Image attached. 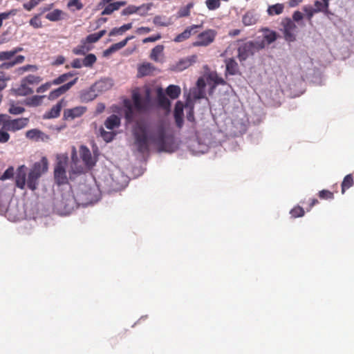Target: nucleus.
Returning <instances> with one entry per match:
<instances>
[{
  "label": "nucleus",
  "mask_w": 354,
  "mask_h": 354,
  "mask_svg": "<svg viewBox=\"0 0 354 354\" xmlns=\"http://www.w3.org/2000/svg\"><path fill=\"white\" fill-rule=\"evenodd\" d=\"M135 144L138 151L144 153L149 151V141L156 145L158 151H168L166 142V130L163 124H159L156 133L150 136L147 135V127L145 124L138 123L133 129Z\"/></svg>",
  "instance_id": "nucleus-1"
},
{
  "label": "nucleus",
  "mask_w": 354,
  "mask_h": 354,
  "mask_svg": "<svg viewBox=\"0 0 354 354\" xmlns=\"http://www.w3.org/2000/svg\"><path fill=\"white\" fill-rule=\"evenodd\" d=\"M42 81L40 76L28 75L21 79L19 86L14 90L17 96H27L33 93L32 86L39 84Z\"/></svg>",
  "instance_id": "nucleus-2"
},
{
  "label": "nucleus",
  "mask_w": 354,
  "mask_h": 354,
  "mask_svg": "<svg viewBox=\"0 0 354 354\" xmlns=\"http://www.w3.org/2000/svg\"><path fill=\"white\" fill-rule=\"evenodd\" d=\"M265 48L264 41H249L241 45L238 49L237 57L239 61H245L250 56Z\"/></svg>",
  "instance_id": "nucleus-3"
},
{
  "label": "nucleus",
  "mask_w": 354,
  "mask_h": 354,
  "mask_svg": "<svg viewBox=\"0 0 354 354\" xmlns=\"http://www.w3.org/2000/svg\"><path fill=\"white\" fill-rule=\"evenodd\" d=\"M68 156H57V163L54 169V178L58 185H65L68 183L66 168L68 165Z\"/></svg>",
  "instance_id": "nucleus-4"
},
{
  "label": "nucleus",
  "mask_w": 354,
  "mask_h": 354,
  "mask_svg": "<svg viewBox=\"0 0 354 354\" xmlns=\"http://www.w3.org/2000/svg\"><path fill=\"white\" fill-rule=\"evenodd\" d=\"M217 35V32L214 29H207L199 33L194 41L192 42L193 47H207L212 44Z\"/></svg>",
  "instance_id": "nucleus-5"
},
{
  "label": "nucleus",
  "mask_w": 354,
  "mask_h": 354,
  "mask_svg": "<svg viewBox=\"0 0 354 354\" xmlns=\"http://www.w3.org/2000/svg\"><path fill=\"white\" fill-rule=\"evenodd\" d=\"M29 120L27 118H20L12 119L8 115L7 120L4 124V130L7 131L15 132L25 128L28 124Z\"/></svg>",
  "instance_id": "nucleus-6"
},
{
  "label": "nucleus",
  "mask_w": 354,
  "mask_h": 354,
  "mask_svg": "<svg viewBox=\"0 0 354 354\" xmlns=\"http://www.w3.org/2000/svg\"><path fill=\"white\" fill-rule=\"evenodd\" d=\"M283 27L284 38L288 41H293L295 40V32L297 29V26L294 21L290 18H286L282 21L281 23Z\"/></svg>",
  "instance_id": "nucleus-7"
},
{
  "label": "nucleus",
  "mask_w": 354,
  "mask_h": 354,
  "mask_svg": "<svg viewBox=\"0 0 354 354\" xmlns=\"http://www.w3.org/2000/svg\"><path fill=\"white\" fill-rule=\"evenodd\" d=\"M87 110L84 106H78L64 111L63 118L66 120H73L83 115Z\"/></svg>",
  "instance_id": "nucleus-8"
},
{
  "label": "nucleus",
  "mask_w": 354,
  "mask_h": 354,
  "mask_svg": "<svg viewBox=\"0 0 354 354\" xmlns=\"http://www.w3.org/2000/svg\"><path fill=\"white\" fill-rule=\"evenodd\" d=\"M202 24L200 25H192L187 26L183 32L180 34H178L173 39L175 43H181L183 42L191 37L192 35H194L196 31L195 30L197 28H201Z\"/></svg>",
  "instance_id": "nucleus-9"
},
{
  "label": "nucleus",
  "mask_w": 354,
  "mask_h": 354,
  "mask_svg": "<svg viewBox=\"0 0 354 354\" xmlns=\"http://www.w3.org/2000/svg\"><path fill=\"white\" fill-rule=\"evenodd\" d=\"M77 77L75 78L73 80L59 86V88L52 91L50 92L48 98L50 100H54L62 94L65 93L68 91L77 81Z\"/></svg>",
  "instance_id": "nucleus-10"
},
{
  "label": "nucleus",
  "mask_w": 354,
  "mask_h": 354,
  "mask_svg": "<svg viewBox=\"0 0 354 354\" xmlns=\"http://www.w3.org/2000/svg\"><path fill=\"white\" fill-rule=\"evenodd\" d=\"M80 155L85 165L89 167L95 165L96 160L92 157L91 153L87 147L84 145L80 147Z\"/></svg>",
  "instance_id": "nucleus-11"
},
{
  "label": "nucleus",
  "mask_w": 354,
  "mask_h": 354,
  "mask_svg": "<svg viewBox=\"0 0 354 354\" xmlns=\"http://www.w3.org/2000/svg\"><path fill=\"white\" fill-rule=\"evenodd\" d=\"M197 58L196 55H192L180 59L176 64V70L182 71L189 68L196 62Z\"/></svg>",
  "instance_id": "nucleus-12"
},
{
  "label": "nucleus",
  "mask_w": 354,
  "mask_h": 354,
  "mask_svg": "<svg viewBox=\"0 0 354 354\" xmlns=\"http://www.w3.org/2000/svg\"><path fill=\"white\" fill-rule=\"evenodd\" d=\"M157 102L158 105L166 111H169L171 107V102L166 97L162 88L157 89Z\"/></svg>",
  "instance_id": "nucleus-13"
},
{
  "label": "nucleus",
  "mask_w": 354,
  "mask_h": 354,
  "mask_svg": "<svg viewBox=\"0 0 354 354\" xmlns=\"http://www.w3.org/2000/svg\"><path fill=\"white\" fill-rule=\"evenodd\" d=\"M48 161L46 157H42L39 162H36L30 169L34 173L41 176V175L48 171Z\"/></svg>",
  "instance_id": "nucleus-14"
},
{
  "label": "nucleus",
  "mask_w": 354,
  "mask_h": 354,
  "mask_svg": "<svg viewBox=\"0 0 354 354\" xmlns=\"http://www.w3.org/2000/svg\"><path fill=\"white\" fill-rule=\"evenodd\" d=\"M26 167L24 165L20 166L17 169V175L15 177L16 185L20 189H24L26 185Z\"/></svg>",
  "instance_id": "nucleus-15"
},
{
  "label": "nucleus",
  "mask_w": 354,
  "mask_h": 354,
  "mask_svg": "<svg viewBox=\"0 0 354 354\" xmlns=\"http://www.w3.org/2000/svg\"><path fill=\"white\" fill-rule=\"evenodd\" d=\"M127 4L125 1H119L114 3H109L102 12V15H109L112 14L114 11L118 10L120 7L124 6Z\"/></svg>",
  "instance_id": "nucleus-16"
},
{
  "label": "nucleus",
  "mask_w": 354,
  "mask_h": 354,
  "mask_svg": "<svg viewBox=\"0 0 354 354\" xmlns=\"http://www.w3.org/2000/svg\"><path fill=\"white\" fill-rule=\"evenodd\" d=\"M64 100H60L54 105L49 111L46 112L44 115V119L56 118L59 116L62 108L63 106Z\"/></svg>",
  "instance_id": "nucleus-17"
},
{
  "label": "nucleus",
  "mask_w": 354,
  "mask_h": 354,
  "mask_svg": "<svg viewBox=\"0 0 354 354\" xmlns=\"http://www.w3.org/2000/svg\"><path fill=\"white\" fill-rule=\"evenodd\" d=\"M226 66V74L235 75L239 73L238 63L234 58H227L225 60Z\"/></svg>",
  "instance_id": "nucleus-18"
},
{
  "label": "nucleus",
  "mask_w": 354,
  "mask_h": 354,
  "mask_svg": "<svg viewBox=\"0 0 354 354\" xmlns=\"http://www.w3.org/2000/svg\"><path fill=\"white\" fill-rule=\"evenodd\" d=\"M174 118L176 126L181 128L183 124V108L181 102H178L174 109Z\"/></svg>",
  "instance_id": "nucleus-19"
},
{
  "label": "nucleus",
  "mask_w": 354,
  "mask_h": 354,
  "mask_svg": "<svg viewBox=\"0 0 354 354\" xmlns=\"http://www.w3.org/2000/svg\"><path fill=\"white\" fill-rule=\"evenodd\" d=\"M154 71L155 67L152 64L145 62L138 66V74L140 77L147 76L151 75Z\"/></svg>",
  "instance_id": "nucleus-20"
},
{
  "label": "nucleus",
  "mask_w": 354,
  "mask_h": 354,
  "mask_svg": "<svg viewBox=\"0 0 354 354\" xmlns=\"http://www.w3.org/2000/svg\"><path fill=\"white\" fill-rule=\"evenodd\" d=\"M25 57L24 55H17L12 60L7 61L0 65V68L2 70H8L17 64H21L24 62Z\"/></svg>",
  "instance_id": "nucleus-21"
},
{
  "label": "nucleus",
  "mask_w": 354,
  "mask_h": 354,
  "mask_svg": "<svg viewBox=\"0 0 354 354\" xmlns=\"http://www.w3.org/2000/svg\"><path fill=\"white\" fill-rule=\"evenodd\" d=\"M134 107L138 111H143L147 108V102L142 100L138 93H133L132 95Z\"/></svg>",
  "instance_id": "nucleus-22"
},
{
  "label": "nucleus",
  "mask_w": 354,
  "mask_h": 354,
  "mask_svg": "<svg viewBox=\"0 0 354 354\" xmlns=\"http://www.w3.org/2000/svg\"><path fill=\"white\" fill-rule=\"evenodd\" d=\"M41 176L38 174L34 173L31 170L30 171L28 176V180H27V186L28 187L34 191L37 189L38 185V180Z\"/></svg>",
  "instance_id": "nucleus-23"
},
{
  "label": "nucleus",
  "mask_w": 354,
  "mask_h": 354,
  "mask_svg": "<svg viewBox=\"0 0 354 354\" xmlns=\"http://www.w3.org/2000/svg\"><path fill=\"white\" fill-rule=\"evenodd\" d=\"M262 31L265 32L262 40L265 41V46L269 45L277 40V34L275 31L270 30L268 28H263Z\"/></svg>",
  "instance_id": "nucleus-24"
},
{
  "label": "nucleus",
  "mask_w": 354,
  "mask_h": 354,
  "mask_svg": "<svg viewBox=\"0 0 354 354\" xmlns=\"http://www.w3.org/2000/svg\"><path fill=\"white\" fill-rule=\"evenodd\" d=\"M45 95H33L28 97L24 100V104L30 107H35L40 106L42 104L43 99Z\"/></svg>",
  "instance_id": "nucleus-25"
},
{
  "label": "nucleus",
  "mask_w": 354,
  "mask_h": 354,
  "mask_svg": "<svg viewBox=\"0 0 354 354\" xmlns=\"http://www.w3.org/2000/svg\"><path fill=\"white\" fill-rule=\"evenodd\" d=\"M120 124V119L115 115H111L105 120V127L110 130L119 127Z\"/></svg>",
  "instance_id": "nucleus-26"
},
{
  "label": "nucleus",
  "mask_w": 354,
  "mask_h": 354,
  "mask_svg": "<svg viewBox=\"0 0 354 354\" xmlns=\"http://www.w3.org/2000/svg\"><path fill=\"white\" fill-rule=\"evenodd\" d=\"M180 88L176 85L171 84L166 88L167 95H168V96L173 100L178 98L180 94Z\"/></svg>",
  "instance_id": "nucleus-27"
},
{
  "label": "nucleus",
  "mask_w": 354,
  "mask_h": 354,
  "mask_svg": "<svg viewBox=\"0 0 354 354\" xmlns=\"http://www.w3.org/2000/svg\"><path fill=\"white\" fill-rule=\"evenodd\" d=\"M90 50H91V48L88 46V44L84 40H82L81 41L80 45H79L77 47L73 48V53L75 55H85Z\"/></svg>",
  "instance_id": "nucleus-28"
},
{
  "label": "nucleus",
  "mask_w": 354,
  "mask_h": 354,
  "mask_svg": "<svg viewBox=\"0 0 354 354\" xmlns=\"http://www.w3.org/2000/svg\"><path fill=\"white\" fill-rule=\"evenodd\" d=\"M284 9V6L282 3H276L272 6H270L268 8L267 12L268 15L273 16V15H278L283 12Z\"/></svg>",
  "instance_id": "nucleus-29"
},
{
  "label": "nucleus",
  "mask_w": 354,
  "mask_h": 354,
  "mask_svg": "<svg viewBox=\"0 0 354 354\" xmlns=\"http://www.w3.org/2000/svg\"><path fill=\"white\" fill-rule=\"evenodd\" d=\"M354 184L353 176L351 174L346 175L342 182V193L344 194L346 189L351 187Z\"/></svg>",
  "instance_id": "nucleus-30"
},
{
  "label": "nucleus",
  "mask_w": 354,
  "mask_h": 354,
  "mask_svg": "<svg viewBox=\"0 0 354 354\" xmlns=\"http://www.w3.org/2000/svg\"><path fill=\"white\" fill-rule=\"evenodd\" d=\"M106 31L105 30H102L98 32L93 33L88 35L84 41L87 44H92L97 42L100 38H102L105 34Z\"/></svg>",
  "instance_id": "nucleus-31"
},
{
  "label": "nucleus",
  "mask_w": 354,
  "mask_h": 354,
  "mask_svg": "<svg viewBox=\"0 0 354 354\" xmlns=\"http://www.w3.org/2000/svg\"><path fill=\"white\" fill-rule=\"evenodd\" d=\"M131 28H132V24L129 23V24H124V25L120 26V28H113L110 31L109 35L110 37H111V36H114V35H122L124 32L131 29Z\"/></svg>",
  "instance_id": "nucleus-32"
},
{
  "label": "nucleus",
  "mask_w": 354,
  "mask_h": 354,
  "mask_svg": "<svg viewBox=\"0 0 354 354\" xmlns=\"http://www.w3.org/2000/svg\"><path fill=\"white\" fill-rule=\"evenodd\" d=\"M163 50L164 46L162 45H157L151 50L150 58L155 62H158L159 57L162 55Z\"/></svg>",
  "instance_id": "nucleus-33"
},
{
  "label": "nucleus",
  "mask_w": 354,
  "mask_h": 354,
  "mask_svg": "<svg viewBox=\"0 0 354 354\" xmlns=\"http://www.w3.org/2000/svg\"><path fill=\"white\" fill-rule=\"evenodd\" d=\"M153 22L155 25L160 26H168L171 24L170 19L160 15L155 16Z\"/></svg>",
  "instance_id": "nucleus-34"
},
{
  "label": "nucleus",
  "mask_w": 354,
  "mask_h": 354,
  "mask_svg": "<svg viewBox=\"0 0 354 354\" xmlns=\"http://www.w3.org/2000/svg\"><path fill=\"white\" fill-rule=\"evenodd\" d=\"M63 12L61 10L55 9L53 11L48 13L46 18L50 21H57L62 19Z\"/></svg>",
  "instance_id": "nucleus-35"
},
{
  "label": "nucleus",
  "mask_w": 354,
  "mask_h": 354,
  "mask_svg": "<svg viewBox=\"0 0 354 354\" xmlns=\"http://www.w3.org/2000/svg\"><path fill=\"white\" fill-rule=\"evenodd\" d=\"M79 201H81L82 204H88L93 200L91 192H87L85 190V193H80L77 194Z\"/></svg>",
  "instance_id": "nucleus-36"
},
{
  "label": "nucleus",
  "mask_w": 354,
  "mask_h": 354,
  "mask_svg": "<svg viewBox=\"0 0 354 354\" xmlns=\"http://www.w3.org/2000/svg\"><path fill=\"white\" fill-rule=\"evenodd\" d=\"M242 21L245 26H251L256 23L257 19L251 12H247L243 15Z\"/></svg>",
  "instance_id": "nucleus-37"
},
{
  "label": "nucleus",
  "mask_w": 354,
  "mask_h": 354,
  "mask_svg": "<svg viewBox=\"0 0 354 354\" xmlns=\"http://www.w3.org/2000/svg\"><path fill=\"white\" fill-rule=\"evenodd\" d=\"M74 75L73 73L69 72L59 75L57 78L53 80V84L58 85L65 82L67 80Z\"/></svg>",
  "instance_id": "nucleus-38"
},
{
  "label": "nucleus",
  "mask_w": 354,
  "mask_h": 354,
  "mask_svg": "<svg viewBox=\"0 0 354 354\" xmlns=\"http://www.w3.org/2000/svg\"><path fill=\"white\" fill-rule=\"evenodd\" d=\"M97 58L94 54L87 55L82 60V64L86 67H91L96 62Z\"/></svg>",
  "instance_id": "nucleus-39"
},
{
  "label": "nucleus",
  "mask_w": 354,
  "mask_h": 354,
  "mask_svg": "<svg viewBox=\"0 0 354 354\" xmlns=\"http://www.w3.org/2000/svg\"><path fill=\"white\" fill-rule=\"evenodd\" d=\"M131 39H132V37H127L122 41H121L118 43L112 44L111 46V50H114V52H115V51L122 48L123 47H124L127 45V42Z\"/></svg>",
  "instance_id": "nucleus-40"
},
{
  "label": "nucleus",
  "mask_w": 354,
  "mask_h": 354,
  "mask_svg": "<svg viewBox=\"0 0 354 354\" xmlns=\"http://www.w3.org/2000/svg\"><path fill=\"white\" fill-rule=\"evenodd\" d=\"M304 213L305 212L303 207L299 205L294 207L290 212V214L293 218L301 217L304 215Z\"/></svg>",
  "instance_id": "nucleus-41"
},
{
  "label": "nucleus",
  "mask_w": 354,
  "mask_h": 354,
  "mask_svg": "<svg viewBox=\"0 0 354 354\" xmlns=\"http://www.w3.org/2000/svg\"><path fill=\"white\" fill-rule=\"evenodd\" d=\"M193 6L192 3H189L186 6L181 8L178 12V15L179 17H187L190 14V9Z\"/></svg>",
  "instance_id": "nucleus-42"
},
{
  "label": "nucleus",
  "mask_w": 354,
  "mask_h": 354,
  "mask_svg": "<svg viewBox=\"0 0 354 354\" xmlns=\"http://www.w3.org/2000/svg\"><path fill=\"white\" fill-rule=\"evenodd\" d=\"M100 136H102L104 141L109 142L113 139L115 134L112 132L106 131L103 128H101Z\"/></svg>",
  "instance_id": "nucleus-43"
},
{
  "label": "nucleus",
  "mask_w": 354,
  "mask_h": 354,
  "mask_svg": "<svg viewBox=\"0 0 354 354\" xmlns=\"http://www.w3.org/2000/svg\"><path fill=\"white\" fill-rule=\"evenodd\" d=\"M25 111V109L22 106H18L12 104L8 109V112L12 115H19Z\"/></svg>",
  "instance_id": "nucleus-44"
},
{
  "label": "nucleus",
  "mask_w": 354,
  "mask_h": 354,
  "mask_svg": "<svg viewBox=\"0 0 354 354\" xmlns=\"http://www.w3.org/2000/svg\"><path fill=\"white\" fill-rule=\"evenodd\" d=\"M318 196L321 199L328 200L334 198V194L329 190L323 189L318 193Z\"/></svg>",
  "instance_id": "nucleus-45"
},
{
  "label": "nucleus",
  "mask_w": 354,
  "mask_h": 354,
  "mask_svg": "<svg viewBox=\"0 0 354 354\" xmlns=\"http://www.w3.org/2000/svg\"><path fill=\"white\" fill-rule=\"evenodd\" d=\"M205 3L207 8L210 10H216L221 6L219 0H206Z\"/></svg>",
  "instance_id": "nucleus-46"
},
{
  "label": "nucleus",
  "mask_w": 354,
  "mask_h": 354,
  "mask_svg": "<svg viewBox=\"0 0 354 354\" xmlns=\"http://www.w3.org/2000/svg\"><path fill=\"white\" fill-rule=\"evenodd\" d=\"M303 10L305 12L306 15V17L308 19V20H309L310 21H311V19L313 17V15L317 13L315 10L313 9V7H311L310 6H305L304 8H303Z\"/></svg>",
  "instance_id": "nucleus-47"
},
{
  "label": "nucleus",
  "mask_w": 354,
  "mask_h": 354,
  "mask_svg": "<svg viewBox=\"0 0 354 354\" xmlns=\"http://www.w3.org/2000/svg\"><path fill=\"white\" fill-rule=\"evenodd\" d=\"M13 57L11 50L0 52V62L12 60Z\"/></svg>",
  "instance_id": "nucleus-48"
},
{
  "label": "nucleus",
  "mask_w": 354,
  "mask_h": 354,
  "mask_svg": "<svg viewBox=\"0 0 354 354\" xmlns=\"http://www.w3.org/2000/svg\"><path fill=\"white\" fill-rule=\"evenodd\" d=\"M30 25L34 27L35 28H39L42 27V23L38 15L34 16L30 20Z\"/></svg>",
  "instance_id": "nucleus-49"
},
{
  "label": "nucleus",
  "mask_w": 354,
  "mask_h": 354,
  "mask_svg": "<svg viewBox=\"0 0 354 354\" xmlns=\"http://www.w3.org/2000/svg\"><path fill=\"white\" fill-rule=\"evenodd\" d=\"M14 175V169L12 167H8L1 176L0 179L2 180L10 179Z\"/></svg>",
  "instance_id": "nucleus-50"
},
{
  "label": "nucleus",
  "mask_w": 354,
  "mask_h": 354,
  "mask_svg": "<svg viewBox=\"0 0 354 354\" xmlns=\"http://www.w3.org/2000/svg\"><path fill=\"white\" fill-rule=\"evenodd\" d=\"M37 69V67L35 65L28 64V65H26V66L19 68L17 69V73H18V74L21 75L28 71H30V70L36 71Z\"/></svg>",
  "instance_id": "nucleus-51"
},
{
  "label": "nucleus",
  "mask_w": 354,
  "mask_h": 354,
  "mask_svg": "<svg viewBox=\"0 0 354 354\" xmlns=\"http://www.w3.org/2000/svg\"><path fill=\"white\" fill-rule=\"evenodd\" d=\"M138 10V8L136 7L135 6H129L127 7L126 8H124L122 11V15H129L137 12Z\"/></svg>",
  "instance_id": "nucleus-52"
},
{
  "label": "nucleus",
  "mask_w": 354,
  "mask_h": 354,
  "mask_svg": "<svg viewBox=\"0 0 354 354\" xmlns=\"http://www.w3.org/2000/svg\"><path fill=\"white\" fill-rule=\"evenodd\" d=\"M17 13V9H12L8 12L0 13V19L3 22V20L8 19L10 16H14Z\"/></svg>",
  "instance_id": "nucleus-53"
},
{
  "label": "nucleus",
  "mask_w": 354,
  "mask_h": 354,
  "mask_svg": "<svg viewBox=\"0 0 354 354\" xmlns=\"http://www.w3.org/2000/svg\"><path fill=\"white\" fill-rule=\"evenodd\" d=\"M68 8L75 7L76 10H80L83 8V4L80 0H71L67 4Z\"/></svg>",
  "instance_id": "nucleus-54"
},
{
  "label": "nucleus",
  "mask_w": 354,
  "mask_h": 354,
  "mask_svg": "<svg viewBox=\"0 0 354 354\" xmlns=\"http://www.w3.org/2000/svg\"><path fill=\"white\" fill-rule=\"evenodd\" d=\"M41 134V131L37 129H31L26 132V137L30 139L35 138H39Z\"/></svg>",
  "instance_id": "nucleus-55"
},
{
  "label": "nucleus",
  "mask_w": 354,
  "mask_h": 354,
  "mask_svg": "<svg viewBox=\"0 0 354 354\" xmlns=\"http://www.w3.org/2000/svg\"><path fill=\"white\" fill-rule=\"evenodd\" d=\"M5 130H0V142L5 143L10 139V135Z\"/></svg>",
  "instance_id": "nucleus-56"
},
{
  "label": "nucleus",
  "mask_w": 354,
  "mask_h": 354,
  "mask_svg": "<svg viewBox=\"0 0 354 354\" xmlns=\"http://www.w3.org/2000/svg\"><path fill=\"white\" fill-rule=\"evenodd\" d=\"M52 84H53V82H46V83L41 85L40 86H39L37 88L36 91H37V93H44L45 91H48Z\"/></svg>",
  "instance_id": "nucleus-57"
},
{
  "label": "nucleus",
  "mask_w": 354,
  "mask_h": 354,
  "mask_svg": "<svg viewBox=\"0 0 354 354\" xmlns=\"http://www.w3.org/2000/svg\"><path fill=\"white\" fill-rule=\"evenodd\" d=\"M160 38H161V35L160 34H157L156 35H153V36H151V37L145 38L142 40V42L144 44L148 43V42H154V41L159 40Z\"/></svg>",
  "instance_id": "nucleus-58"
},
{
  "label": "nucleus",
  "mask_w": 354,
  "mask_h": 354,
  "mask_svg": "<svg viewBox=\"0 0 354 354\" xmlns=\"http://www.w3.org/2000/svg\"><path fill=\"white\" fill-rule=\"evenodd\" d=\"M314 8L313 9L315 10V11L318 13V12H324V8H323V6H322V3L319 1H315V3H314Z\"/></svg>",
  "instance_id": "nucleus-59"
},
{
  "label": "nucleus",
  "mask_w": 354,
  "mask_h": 354,
  "mask_svg": "<svg viewBox=\"0 0 354 354\" xmlns=\"http://www.w3.org/2000/svg\"><path fill=\"white\" fill-rule=\"evenodd\" d=\"M83 66L82 60L76 58L71 62V66L74 68H80Z\"/></svg>",
  "instance_id": "nucleus-60"
},
{
  "label": "nucleus",
  "mask_w": 354,
  "mask_h": 354,
  "mask_svg": "<svg viewBox=\"0 0 354 354\" xmlns=\"http://www.w3.org/2000/svg\"><path fill=\"white\" fill-rule=\"evenodd\" d=\"M125 118L129 121L133 118V110L130 105L127 106V109L125 111Z\"/></svg>",
  "instance_id": "nucleus-61"
},
{
  "label": "nucleus",
  "mask_w": 354,
  "mask_h": 354,
  "mask_svg": "<svg viewBox=\"0 0 354 354\" xmlns=\"http://www.w3.org/2000/svg\"><path fill=\"white\" fill-rule=\"evenodd\" d=\"M23 6L26 10L30 11L36 6V4L33 2L32 0H30L29 2L24 3Z\"/></svg>",
  "instance_id": "nucleus-62"
},
{
  "label": "nucleus",
  "mask_w": 354,
  "mask_h": 354,
  "mask_svg": "<svg viewBox=\"0 0 354 354\" xmlns=\"http://www.w3.org/2000/svg\"><path fill=\"white\" fill-rule=\"evenodd\" d=\"M292 19L295 21H299L303 19V14L299 11H295L292 15Z\"/></svg>",
  "instance_id": "nucleus-63"
},
{
  "label": "nucleus",
  "mask_w": 354,
  "mask_h": 354,
  "mask_svg": "<svg viewBox=\"0 0 354 354\" xmlns=\"http://www.w3.org/2000/svg\"><path fill=\"white\" fill-rule=\"evenodd\" d=\"M197 86L199 89L200 93L202 90H203L205 87V80L203 78H199L197 80Z\"/></svg>",
  "instance_id": "nucleus-64"
}]
</instances>
